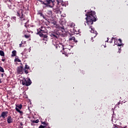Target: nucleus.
<instances>
[{
    "label": "nucleus",
    "mask_w": 128,
    "mask_h": 128,
    "mask_svg": "<svg viewBox=\"0 0 128 128\" xmlns=\"http://www.w3.org/2000/svg\"><path fill=\"white\" fill-rule=\"evenodd\" d=\"M20 126H24V124H22V122H20Z\"/></svg>",
    "instance_id": "473e14b6"
},
{
    "label": "nucleus",
    "mask_w": 128,
    "mask_h": 128,
    "mask_svg": "<svg viewBox=\"0 0 128 128\" xmlns=\"http://www.w3.org/2000/svg\"><path fill=\"white\" fill-rule=\"evenodd\" d=\"M24 36L26 38H30V35L25 34Z\"/></svg>",
    "instance_id": "c85d7f7f"
},
{
    "label": "nucleus",
    "mask_w": 128,
    "mask_h": 128,
    "mask_svg": "<svg viewBox=\"0 0 128 128\" xmlns=\"http://www.w3.org/2000/svg\"><path fill=\"white\" fill-rule=\"evenodd\" d=\"M28 70H30V66H28V64H25V66L24 68V74H28Z\"/></svg>",
    "instance_id": "9b49d317"
},
{
    "label": "nucleus",
    "mask_w": 128,
    "mask_h": 128,
    "mask_svg": "<svg viewBox=\"0 0 128 128\" xmlns=\"http://www.w3.org/2000/svg\"><path fill=\"white\" fill-rule=\"evenodd\" d=\"M16 112H20V114L21 116H22V114H24L22 111H21L20 110V109H18V108H16Z\"/></svg>",
    "instance_id": "dca6fc26"
},
{
    "label": "nucleus",
    "mask_w": 128,
    "mask_h": 128,
    "mask_svg": "<svg viewBox=\"0 0 128 128\" xmlns=\"http://www.w3.org/2000/svg\"><path fill=\"white\" fill-rule=\"evenodd\" d=\"M56 48L58 52H62V50H64V46H62V44H56Z\"/></svg>",
    "instance_id": "0eeeda50"
},
{
    "label": "nucleus",
    "mask_w": 128,
    "mask_h": 128,
    "mask_svg": "<svg viewBox=\"0 0 128 128\" xmlns=\"http://www.w3.org/2000/svg\"><path fill=\"white\" fill-rule=\"evenodd\" d=\"M96 12L91 10L89 12H87L86 14V22L88 26H91L93 24L94 22H96L98 20V16L96 14Z\"/></svg>",
    "instance_id": "f257e3e1"
},
{
    "label": "nucleus",
    "mask_w": 128,
    "mask_h": 128,
    "mask_svg": "<svg viewBox=\"0 0 128 128\" xmlns=\"http://www.w3.org/2000/svg\"><path fill=\"white\" fill-rule=\"evenodd\" d=\"M114 44H117L118 46H122V40L118 39V40H114Z\"/></svg>",
    "instance_id": "1a4fd4ad"
},
{
    "label": "nucleus",
    "mask_w": 128,
    "mask_h": 128,
    "mask_svg": "<svg viewBox=\"0 0 128 128\" xmlns=\"http://www.w3.org/2000/svg\"><path fill=\"white\" fill-rule=\"evenodd\" d=\"M22 41L21 42V44H19V47L22 48Z\"/></svg>",
    "instance_id": "2f4dec72"
},
{
    "label": "nucleus",
    "mask_w": 128,
    "mask_h": 128,
    "mask_svg": "<svg viewBox=\"0 0 128 128\" xmlns=\"http://www.w3.org/2000/svg\"><path fill=\"white\" fill-rule=\"evenodd\" d=\"M37 14H39L40 16H42V18H44V20H46V17L44 16V14H42V10L38 11Z\"/></svg>",
    "instance_id": "f8f14e48"
},
{
    "label": "nucleus",
    "mask_w": 128,
    "mask_h": 128,
    "mask_svg": "<svg viewBox=\"0 0 128 128\" xmlns=\"http://www.w3.org/2000/svg\"><path fill=\"white\" fill-rule=\"evenodd\" d=\"M24 66H18L17 68L18 74H24Z\"/></svg>",
    "instance_id": "6e6552de"
},
{
    "label": "nucleus",
    "mask_w": 128,
    "mask_h": 128,
    "mask_svg": "<svg viewBox=\"0 0 128 128\" xmlns=\"http://www.w3.org/2000/svg\"><path fill=\"white\" fill-rule=\"evenodd\" d=\"M76 26V24L74 22H71L68 24V26H70V28H74Z\"/></svg>",
    "instance_id": "412c9836"
},
{
    "label": "nucleus",
    "mask_w": 128,
    "mask_h": 128,
    "mask_svg": "<svg viewBox=\"0 0 128 128\" xmlns=\"http://www.w3.org/2000/svg\"><path fill=\"white\" fill-rule=\"evenodd\" d=\"M40 30H48L44 26H42L40 28H39Z\"/></svg>",
    "instance_id": "5701e85b"
},
{
    "label": "nucleus",
    "mask_w": 128,
    "mask_h": 128,
    "mask_svg": "<svg viewBox=\"0 0 128 128\" xmlns=\"http://www.w3.org/2000/svg\"><path fill=\"white\" fill-rule=\"evenodd\" d=\"M52 38H58V34L56 33H52L50 34Z\"/></svg>",
    "instance_id": "4468645a"
},
{
    "label": "nucleus",
    "mask_w": 128,
    "mask_h": 128,
    "mask_svg": "<svg viewBox=\"0 0 128 128\" xmlns=\"http://www.w3.org/2000/svg\"><path fill=\"white\" fill-rule=\"evenodd\" d=\"M93 38H94V37H92V38H91V40H92Z\"/></svg>",
    "instance_id": "79ce46f5"
},
{
    "label": "nucleus",
    "mask_w": 128,
    "mask_h": 128,
    "mask_svg": "<svg viewBox=\"0 0 128 128\" xmlns=\"http://www.w3.org/2000/svg\"><path fill=\"white\" fill-rule=\"evenodd\" d=\"M20 128H24L23 127L20 126Z\"/></svg>",
    "instance_id": "37998d69"
},
{
    "label": "nucleus",
    "mask_w": 128,
    "mask_h": 128,
    "mask_svg": "<svg viewBox=\"0 0 128 128\" xmlns=\"http://www.w3.org/2000/svg\"><path fill=\"white\" fill-rule=\"evenodd\" d=\"M68 50H70V49L64 48L62 52H65V54H68Z\"/></svg>",
    "instance_id": "aec40b11"
},
{
    "label": "nucleus",
    "mask_w": 128,
    "mask_h": 128,
    "mask_svg": "<svg viewBox=\"0 0 128 128\" xmlns=\"http://www.w3.org/2000/svg\"><path fill=\"white\" fill-rule=\"evenodd\" d=\"M24 10H21V12H17V16H19L20 18V20L22 22H24L26 20V18H24ZM20 14L22 15H20Z\"/></svg>",
    "instance_id": "39448f33"
},
{
    "label": "nucleus",
    "mask_w": 128,
    "mask_h": 128,
    "mask_svg": "<svg viewBox=\"0 0 128 128\" xmlns=\"http://www.w3.org/2000/svg\"><path fill=\"white\" fill-rule=\"evenodd\" d=\"M54 0H45L44 2H42V4L47 6L49 8H52L54 6Z\"/></svg>",
    "instance_id": "f03ea898"
},
{
    "label": "nucleus",
    "mask_w": 128,
    "mask_h": 128,
    "mask_svg": "<svg viewBox=\"0 0 128 128\" xmlns=\"http://www.w3.org/2000/svg\"><path fill=\"white\" fill-rule=\"evenodd\" d=\"M2 76H4V74H2Z\"/></svg>",
    "instance_id": "a19ab883"
},
{
    "label": "nucleus",
    "mask_w": 128,
    "mask_h": 128,
    "mask_svg": "<svg viewBox=\"0 0 128 128\" xmlns=\"http://www.w3.org/2000/svg\"><path fill=\"white\" fill-rule=\"evenodd\" d=\"M60 28L62 30H64V26H63L61 27Z\"/></svg>",
    "instance_id": "72a5a7b5"
},
{
    "label": "nucleus",
    "mask_w": 128,
    "mask_h": 128,
    "mask_svg": "<svg viewBox=\"0 0 128 128\" xmlns=\"http://www.w3.org/2000/svg\"><path fill=\"white\" fill-rule=\"evenodd\" d=\"M8 111L3 112L1 114V118H6L8 116Z\"/></svg>",
    "instance_id": "9d476101"
},
{
    "label": "nucleus",
    "mask_w": 128,
    "mask_h": 128,
    "mask_svg": "<svg viewBox=\"0 0 128 128\" xmlns=\"http://www.w3.org/2000/svg\"><path fill=\"white\" fill-rule=\"evenodd\" d=\"M56 2H57V4H60V1H58V0H56Z\"/></svg>",
    "instance_id": "f704fd0d"
},
{
    "label": "nucleus",
    "mask_w": 128,
    "mask_h": 128,
    "mask_svg": "<svg viewBox=\"0 0 128 128\" xmlns=\"http://www.w3.org/2000/svg\"><path fill=\"white\" fill-rule=\"evenodd\" d=\"M0 72H4V68L0 66Z\"/></svg>",
    "instance_id": "cd10ccee"
},
{
    "label": "nucleus",
    "mask_w": 128,
    "mask_h": 128,
    "mask_svg": "<svg viewBox=\"0 0 128 128\" xmlns=\"http://www.w3.org/2000/svg\"><path fill=\"white\" fill-rule=\"evenodd\" d=\"M40 120H32V122L33 124H38Z\"/></svg>",
    "instance_id": "393cba45"
},
{
    "label": "nucleus",
    "mask_w": 128,
    "mask_h": 128,
    "mask_svg": "<svg viewBox=\"0 0 128 128\" xmlns=\"http://www.w3.org/2000/svg\"><path fill=\"white\" fill-rule=\"evenodd\" d=\"M2 62H5L6 59H4V58H2Z\"/></svg>",
    "instance_id": "c9c22d12"
},
{
    "label": "nucleus",
    "mask_w": 128,
    "mask_h": 128,
    "mask_svg": "<svg viewBox=\"0 0 128 128\" xmlns=\"http://www.w3.org/2000/svg\"><path fill=\"white\" fill-rule=\"evenodd\" d=\"M14 18H16V17H14Z\"/></svg>",
    "instance_id": "a18cd8bd"
},
{
    "label": "nucleus",
    "mask_w": 128,
    "mask_h": 128,
    "mask_svg": "<svg viewBox=\"0 0 128 128\" xmlns=\"http://www.w3.org/2000/svg\"><path fill=\"white\" fill-rule=\"evenodd\" d=\"M12 122H13V119L12 118V116H8V117L7 118L8 124H12Z\"/></svg>",
    "instance_id": "ddd939ff"
},
{
    "label": "nucleus",
    "mask_w": 128,
    "mask_h": 128,
    "mask_svg": "<svg viewBox=\"0 0 128 128\" xmlns=\"http://www.w3.org/2000/svg\"><path fill=\"white\" fill-rule=\"evenodd\" d=\"M24 26H26V28H28V26L25 25Z\"/></svg>",
    "instance_id": "58836bf2"
},
{
    "label": "nucleus",
    "mask_w": 128,
    "mask_h": 128,
    "mask_svg": "<svg viewBox=\"0 0 128 128\" xmlns=\"http://www.w3.org/2000/svg\"><path fill=\"white\" fill-rule=\"evenodd\" d=\"M89 30L92 32V36L93 38H96V31L94 30V28H92V26H90L89 28Z\"/></svg>",
    "instance_id": "423d86ee"
},
{
    "label": "nucleus",
    "mask_w": 128,
    "mask_h": 128,
    "mask_svg": "<svg viewBox=\"0 0 128 128\" xmlns=\"http://www.w3.org/2000/svg\"><path fill=\"white\" fill-rule=\"evenodd\" d=\"M70 40H72L74 42H78L77 40H76V37L74 36H72L70 38H69Z\"/></svg>",
    "instance_id": "2eb2a0df"
},
{
    "label": "nucleus",
    "mask_w": 128,
    "mask_h": 128,
    "mask_svg": "<svg viewBox=\"0 0 128 128\" xmlns=\"http://www.w3.org/2000/svg\"><path fill=\"white\" fill-rule=\"evenodd\" d=\"M107 42H108V38H107Z\"/></svg>",
    "instance_id": "ea45409f"
},
{
    "label": "nucleus",
    "mask_w": 128,
    "mask_h": 128,
    "mask_svg": "<svg viewBox=\"0 0 128 128\" xmlns=\"http://www.w3.org/2000/svg\"><path fill=\"white\" fill-rule=\"evenodd\" d=\"M22 86H28L32 84V80L30 78L26 79L24 78L22 80Z\"/></svg>",
    "instance_id": "20e7f679"
},
{
    "label": "nucleus",
    "mask_w": 128,
    "mask_h": 128,
    "mask_svg": "<svg viewBox=\"0 0 128 128\" xmlns=\"http://www.w3.org/2000/svg\"><path fill=\"white\" fill-rule=\"evenodd\" d=\"M48 14H49L50 16H52V11L50 10H48Z\"/></svg>",
    "instance_id": "a878e982"
},
{
    "label": "nucleus",
    "mask_w": 128,
    "mask_h": 128,
    "mask_svg": "<svg viewBox=\"0 0 128 128\" xmlns=\"http://www.w3.org/2000/svg\"><path fill=\"white\" fill-rule=\"evenodd\" d=\"M120 102H118V106L120 105Z\"/></svg>",
    "instance_id": "4c0bfd02"
},
{
    "label": "nucleus",
    "mask_w": 128,
    "mask_h": 128,
    "mask_svg": "<svg viewBox=\"0 0 128 128\" xmlns=\"http://www.w3.org/2000/svg\"><path fill=\"white\" fill-rule=\"evenodd\" d=\"M0 118H2V115H1V116H0Z\"/></svg>",
    "instance_id": "c03bdc74"
},
{
    "label": "nucleus",
    "mask_w": 128,
    "mask_h": 128,
    "mask_svg": "<svg viewBox=\"0 0 128 128\" xmlns=\"http://www.w3.org/2000/svg\"><path fill=\"white\" fill-rule=\"evenodd\" d=\"M12 56H16V50H14L12 52Z\"/></svg>",
    "instance_id": "f3484780"
},
{
    "label": "nucleus",
    "mask_w": 128,
    "mask_h": 128,
    "mask_svg": "<svg viewBox=\"0 0 128 128\" xmlns=\"http://www.w3.org/2000/svg\"><path fill=\"white\" fill-rule=\"evenodd\" d=\"M113 40H116V38H114L112 37L111 39V41L110 42V44H112V42Z\"/></svg>",
    "instance_id": "7c9ffc66"
},
{
    "label": "nucleus",
    "mask_w": 128,
    "mask_h": 128,
    "mask_svg": "<svg viewBox=\"0 0 128 128\" xmlns=\"http://www.w3.org/2000/svg\"><path fill=\"white\" fill-rule=\"evenodd\" d=\"M2 79H0V84H2Z\"/></svg>",
    "instance_id": "e433bc0d"
},
{
    "label": "nucleus",
    "mask_w": 128,
    "mask_h": 128,
    "mask_svg": "<svg viewBox=\"0 0 128 128\" xmlns=\"http://www.w3.org/2000/svg\"><path fill=\"white\" fill-rule=\"evenodd\" d=\"M54 12L56 14H60V8H56L55 10H54Z\"/></svg>",
    "instance_id": "6ab92c4d"
},
{
    "label": "nucleus",
    "mask_w": 128,
    "mask_h": 128,
    "mask_svg": "<svg viewBox=\"0 0 128 128\" xmlns=\"http://www.w3.org/2000/svg\"><path fill=\"white\" fill-rule=\"evenodd\" d=\"M42 124H44V126H48V123L46 122H41Z\"/></svg>",
    "instance_id": "a211bd4d"
},
{
    "label": "nucleus",
    "mask_w": 128,
    "mask_h": 128,
    "mask_svg": "<svg viewBox=\"0 0 128 128\" xmlns=\"http://www.w3.org/2000/svg\"><path fill=\"white\" fill-rule=\"evenodd\" d=\"M14 62H20L22 60H20V58H16L14 59Z\"/></svg>",
    "instance_id": "bb28decb"
},
{
    "label": "nucleus",
    "mask_w": 128,
    "mask_h": 128,
    "mask_svg": "<svg viewBox=\"0 0 128 128\" xmlns=\"http://www.w3.org/2000/svg\"><path fill=\"white\" fill-rule=\"evenodd\" d=\"M16 108H19V110H22V104H20L18 106H16Z\"/></svg>",
    "instance_id": "4be33fe9"
},
{
    "label": "nucleus",
    "mask_w": 128,
    "mask_h": 128,
    "mask_svg": "<svg viewBox=\"0 0 128 128\" xmlns=\"http://www.w3.org/2000/svg\"><path fill=\"white\" fill-rule=\"evenodd\" d=\"M46 128V126H44L42 125H40V126L38 127V128Z\"/></svg>",
    "instance_id": "c756f323"
},
{
    "label": "nucleus",
    "mask_w": 128,
    "mask_h": 128,
    "mask_svg": "<svg viewBox=\"0 0 128 128\" xmlns=\"http://www.w3.org/2000/svg\"><path fill=\"white\" fill-rule=\"evenodd\" d=\"M48 30H40L38 32V34H39L40 36V38H48V35L46 34L48 32Z\"/></svg>",
    "instance_id": "7ed1b4c3"
},
{
    "label": "nucleus",
    "mask_w": 128,
    "mask_h": 128,
    "mask_svg": "<svg viewBox=\"0 0 128 128\" xmlns=\"http://www.w3.org/2000/svg\"><path fill=\"white\" fill-rule=\"evenodd\" d=\"M0 56H4V52L2 50H0Z\"/></svg>",
    "instance_id": "b1692460"
},
{
    "label": "nucleus",
    "mask_w": 128,
    "mask_h": 128,
    "mask_svg": "<svg viewBox=\"0 0 128 128\" xmlns=\"http://www.w3.org/2000/svg\"><path fill=\"white\" fill-rule=\"evenodd\" d=\"M53 24H54V22H53Z\"/></svg>",
    "instance_id": "49530a36"
}]
</instances>
